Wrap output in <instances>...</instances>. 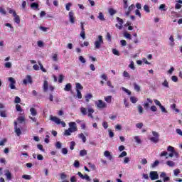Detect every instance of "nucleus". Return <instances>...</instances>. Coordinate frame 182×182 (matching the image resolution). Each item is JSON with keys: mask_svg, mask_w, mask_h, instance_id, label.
I'll return each mask as SVG.
<instances>
[{"mask_svg": "<svg viewBox=\"0 0 182 182\" xmlns=\"http://www.w3.org/2000/svg\"><path fill=\"white\" fill-rule=\"evenodd\" d=\"M80 166V163H79V161L75 160L74 162V167H75L76 168H79Z\"/></svg>", "mask_w": 182, "mask_h": 182, "instance_id": "obj_44", "label": "nucleus"}, {"mask_svg": "<svg viewBox=\"0 0 182 182\" xmlns=\"http://www.w3.org/2000/svg\"><path fill=\"white\" fill-rule=\"evenodd\" d=\"M167 150L168 151H169V153H173V151H175L174 147L171 146H168Z\"/></svg>", "mask_w": 182, "mask_h": 182, "instance_id": "obj_48", "label": "nucleus"}, {"mask_svg": "<svg viewBox=\"0 0 182 182\" xmlns=\"http://www.w3.org/2000/svg\"><path fill=\"white\" fill-rule=\"evenodd\" d=\"M126 156H127V152H126V151H122V153H121V154L120 155H119V159H122V158H123V157H126Z\"/></svg>", "mask_w": 182, "mask_h": 182, "instance_id": "obj_43", "label": "nucleus"}, {"mask_svg": "<svg viewBox=\"0 0 182 182\" xmlns=\"http://www.w3.org/2000/svg\"><path fill=\"white\" fill-rule=\"evenodd\" d=\"M123 2H124V9L126 11L127 10V8H129V4H127L128 1L123 0Z\"/></svg>", "mask_w": 182, "mask_h": 182, "instance_id": "obj_41", "label": "nucleus"}, {"mask_svg": "<svg viewBox=\"0 0 182 182\" xmlns=\"http://www.w3.org/2000/svg\"><path fill=\"white\" fill-rule=\"evenodd\" d=\"M104 156H105V157H107V159H108V160L113 159V156H112V154H110V151H105L104 152Z\"/></svg>", "mask_w": 182, "mask_h": 182, "instance_id": "obj_14", "label": "nucleus"}, {"mask_svg": "<svg viewBox=\"0 0 182 182\" xmlns=\"http://www.w3.org/2000/svg\"><path fill=\"white\" fill-rule=\"evenodd\" d=\"M136 143H137L138 144H141V139H140V136H136L134 137Z\"/></svg>", "mask_w": 182, "mask_h": 182, "instance_id": "obj_26", "label": "nucleus"}, {"mask_svg": "<svg viewBox=\"0 0 182 182\" xmlns=\"http://www.w3.org/2000/svg\"><path fill=\"white\" fill-rule=\"evenodd\" d=\"M121 89H122V90H123V92H125V93H127V95H129V96H130V95H132V92H130V90L125 88L124 87H122Z\"/></svg>", "mask_w": 182, "mask_h": 182, "instance_id": "obj_35", "label": "nucleus"}, {"mask_svg": "<svg viewBox=\"0 0 182 182\" xmlns=\"http://www.w3.org/2000/svg\"><path fill=\"white\" fill-rule=\"evenodd\" d=\"M9 82H10L9 87L11 89H16V87H15V85L16 84V81L15 80V79H14V77H9Z\"/></svg>", "mask_w": 182, "mask_h": 182, "instance_id": "obj_7", "label": "nucleus"}, {"mask_svg": "<svg viewBox=\"0 0 182 182\" xmlns=\"http://www.w3.org/2000/svg\"><path fill=\"white\" fill-rule=\"evenodd\" d=\"M63 79H65V76H63V75H60L58 77L59 83H62V82H63Z\"/></svg>", "mask_w": 182, "mask_h": 182, "instance_id": "obj_54", "label": "nucleus"}, {"mask_svg": "<svg viewBox=\"0 0 182 182\" xmlns=\"http://www.w3.org/2000/svg\"><path fill=\"white\" fill-rule=\"evenodd\" d=\"M5 176L6 177L7 180H11V178H12V173H11L9 172V170H6L5 171Z\"/></svg>", "mask_w": 182, "mask_h": 182, "instance_id": "obj_17", "label": "nucleus"}, {"mask_svg": "<svg viewBox=\"0 0 182 182\" xmlns=\"http://www.w3.org/2000/svg\"><path fill=\"white\" fill-rule=\"evenodd\" d=\"M14 16V22H16V23H21V18H19V16L16 14V16Z\"/></svg>", "mask_w": 182, "mask_h": 182, "instance_id": "obj_27", "label": "nucleus"}, {"mask_svg": "<svg viewBox=\"0 0 182 182\" xmlns=\"http://www.w3.org/2000/svg\"><path fill=\"white\" fill-rule=\"evenodd\" d=\"M124 36L127 38V39H129L132 40V35H130V33L126 32L124 33Z\"/></svg>", "mask_w": 182, "mask_h": 182, "instance_id": "obj_40", "label": "nucleus"}, {"mask_svg": "<svg viewBox=\"0 0 182 182\" xmlns=\"http://www.w3.org/2000/svg\"><path fill=\"white\" fill-rule=\"evenodd\" d=\"M159 164H160V161H159V160L155 161L154 163L151 164L152 168L157 167V166H159Z\"/></svg>", "mask_w": 182, "mask_h": 182, "instance_id": "obj_37", "label": "nucleus"}, {"mask_svg": "<svg viewBox=\"0 0 182 182\" xmlns=\"http://www.w3.org/2000/svg\"><path fill=\"white\" fill-rule=\"evenodd\" d=\"M56 149H62V143L60 141H57L55 144Z\"/></svg>", "mask_w": 182, "mask_h": 182, "instance_id": "obj_56", "label": "nucleus"}, {"mask_svg": "<svg viewBox=\"0 0 182 182\" xmlns=\"http://www.w3.org/2000/svg\"><path fill=\"white\" fill-rule=\"evenodd\" d=\"M30 112H31V116H36L38 114V112L35 108H31Z\"/></svg>", "mask_w": 182, "mask_h": 182, "instance_id": "obj_23", "label": "nucleus"}, {"mask_svg": "<svg viewBox=\"0 0 182 182\" xmlns=\"http://www.w3.org/2000/svg\"><path fill=\"white\" fill-rule=\"evenodd\" d=\"M18 123H21V124L23 123V122H25V117H19L18 118Z\"/></svg>", "mask_w": 182, "mask_h": 182, "instance_id": "obj_47", "label": "nucleus"}, {"mask_svg": "<svg viewBox=\"0 0 182 182\" xmlns=\"http://www.w3.org/2000/svg\"><path fill=\"white\" fill-rule=\"evenodd\" d=\"M87 154V151H86L85 149L80 151V156L81 157H83L84 156H86Z\"/></svg>", "mask_w": 182, "mask_h": 182, "instance_id": "obj_33", "label": "nucleus"}, {"mask_svg": "<svg viewBox=\"0 0 182 182\" xmlns=\"http://www.w3.org/2000/svg\"><path fill=\"white\" fill-rule=\"evenodd\" d=\"M93 97V95H92V94H87L85 96V100L86 102H89V100H90V99H92Z\"/></svg>", "mask_w": 182, "mask_h": 182, "instance_id": "obj_36", "label": "nucleus"}, {"mask_svg": "<svg viewBox=\"0 0 182 182\" xmlns=\"http://www.w3.org/2000/svg\"><path fill=\"white\" fill-rule=\"evenodd\" d=\"M168 153L167 151H162L160 154V157H167Z\"/></svg>", "mask_w": 182, "mask_h": 182, "instance_id": "obj_50", "label": "nucleus"}, {"mask_svg": "<svg viewBox=\"0 0 182 182\" xmlns=\"http://www.w3.org/2000/svg\"><path fill=\"white\" fill-rule=\"evenodd\" d=\"M171 108L173 109V110H175V112H176V113H178V112H180V110L178 109H176V104H173L171 105Z\"/></svg>", "mask_w": 182, "mask_h": 182, "instance_id": "obj_45", "label": "nucleus"}, {"mask_svg": "<svg viewBox=\"0 0 182 182\" xmlns=\"http://www.w3.org/2000/svg\"><path fill=\"white\" fill-rule=\"evenodd\" d=\"M76 86V90H82L83 89V86H82V85L79 82H77L75 84Z\"/></svg>", "mask_w": 182, "mask_h": 182, "instance_id": "obj_32", "label": "nucleus"}, {"mask_svg": "<svg viewBox=\"0 0 182 182\" xmlns=\"http://www.w3.org/2000/svg\"><path fill=\"white\" fill-rule=\"evenodd\" d=\"M112 53L113 55H116L117 56H120V53H119V50L117 49H112Z\"/></svg>", "mask_w": 182, "mask_h": 182, "instance_id": "obj_46", "label": "nucleus"}, {"mask_svg": "<svg viewBox=\"0 0 182 182\" xmlns=\"http://www.w3.org/2000/svg\"><path fill=\"white\" fill-rule=\"evenodd\" d=\"M52 59L54 62H58V54L53 53L52 54Z\"/></svg>", "mask_w": 182, "mask_h": 182, "instance_id": "obj_39", "label": "nucleus"}, {"mask_svg": "<svg viewBox=\"0 0 182 182\" xmlns=\"http://www.w3.org/2000/svg\"><path fill=\"white\" fill-rule=\"evenodd\" d=\"M175 5V9H181L182 7V0H177Z\"/></svg>", "mask_w": 182, "mask_h": 182, "instance_id": "obj_16", "label": "nucleus"}, {"mask_svg": "<svg viewBox=\"0 0 182 182\" xmlns=\"http://www.w3.org/2000/svg\"><path fill=\"white\" fill-rule=\"evenodd\" d=\"M169 41H171V43L170 45L171 46H174V38L173 37V36H171L170 38H169Z\"/></svg>", "mask_w": 182, "mask_h": 182, "instance_id": "obj_53", "label": "nucleus"}, {"mask_svg": "<svg viewBox=\"0 0 182 182\" xmlns=\"http://www.w3.org/2000/svg\"><path fill=\"white\" fill-rule=\"evenodd\" d=\"M134 89L135 92H140V90H141V87H140L137 83H134Z\"/></svg>", "mask_w": 182, "mask_h": 182, "instance_id": "obj_18", "label": "nucleus"}, {"mask_svg": "<svg viewBox=\"0 0 182 182\" xmlns=\"http://www.w3.org/2000/svg\"><path fill=\"white\" fill-rule=\"evenodd\" d=\"M130 100L132 103H136L137 102V99L136 97H130Z\"/></svg>", "mask_w": 182, "mask_h": 182, "instance_id": "obj_61", "label": "nucleus"}, {"mask_svg": "<svg viewBox=\"0 0 182 182\" xmlns=\"http://www.w3.org/2000/svg\"><path fill=\"white\" fill-rule=\"evenodd\" d=\"M162 86H164V87H169L168 82H167V80H164V82L162 83Z\"/></svg>", "mask_w": 182, "mask_h": 182, "instance_id": "obj_60", "label": "nucleus"}, {"mask_svg": "<svg viewBox=\"0 0 182 182\" xmlns=\"http://www.w3.org/2000/svg\"><path fill=\"white\" fill-rule=\"evenodd\" d=\"M14 132L17 136L22 134V132L21 131V128L18 127V122L16 121L14 122Z\"/></svg>", "mask_w": 182, "mask_h": 182, "instance_id": "obj_9", "label": "nucleus"}, {"mask_svg": "<svg viewBox=\"0 0 182 182\" xmlns=\"http://www.w3.org/2000/svg\"><path fill=\"white\" fill-rule=\"evenodd\" d=\"M0 116L1 117H7L6 111L0 109Z\"/></svg>", "mask_w": 182, "mask_h": 182, "instance_id": "obj_25", "label": "nucleus"}, {"mask_svg": "<svg viewBox=\"0 0 182 182\" xmlns=\"http://www.w3.org/2000/svg\"><path fill=\"white\" fill-rule=\"evenodd\" d=\"M80 35L82 39H86V33H85V31H81Z\"/></svg>", "mask_w": 182, "mask_h": 182, "instance_id": "obj_55", "label": "nucleus"}, {"mask_svg": "<svg viewBox=\"0 0 182 182\" xmlns=\"http://www.w3.org/2000/svg\"><path fill=\"white\" fill-rule=\"evenodd\" d=\"M77 99H82V92L80 90H76Z\"/></svg>", "mask_w": 182, "mask_h": 182, "instance_id": "obj_51", "label": "nucleus"}, {"mask_svg": "<svg viewBox=\"0 0 182 182\" xmlns=\"http://www.w3.org/2000/svg\"><path fill=\"white\" fill-rule=\"evenodd\" d=\"M95 105L97 106V109H105L107 107V104L103 102L102 100H99L98 101L95 102Z\"/></svg>", "mask_w": 182, "mask_h": 182, "instance_id": "obj_5", "label": "nucleus"}, {"mask_svg": "<svg viewBox=\"0 0 182 182\" xmlns=\"http://www.w3.org/2000/svg\"><path fill=\"white\" fill-rule=\"evenodd\" d=\"M103 36H98L97 40H96L94 43V48L95 50H97V49H100L102 48V46L103 45Z\"/></svg>", "mask_w": 182, "mask_h": 182, "instance_id": "obj_2", "label": "nucleus"}, {"mask_svg": "<svg viewBox=\"0 0 182 182\" xmlns=\"http://www.w3.org/2000/svg\"><path fill=\"white\" fill-rule=\"evenodd\" d=\"M106 39L108 42H112V35H110V33H107Z\"/></svg>", "mask_w": 182, "mask_h": 182, "instance_id": "obj_38", "label": "nucleus"}, {"mask_svg": "<svg viewBox=\"0 0 182 182\" xmlns=\"http://www.w3.org/2000/svg\"><path fill=\"white\" fill-rule=\"evenodd\" d=\"M0 14L2 15H6V11H5L4 7H0Z\"/></svg>", "mask_w": 182, "mask_h": 182, "instance_id": "obj_52", "label": "nucleus"}, {"mask_svg": "<svg viewBox=\"0 0 182 182\" xmlns=\"http://www.w3.org/2000/svg\"><path fill=\"white\" fill-rule=\"evenodd\" d=\"M22 178H25V180H31L32 177L31 176V175H23Z\"/></svg>", "mask_w": 182, "mask_h": 182, "instance_id": "obj_57", "label": "nucleus"}, {"mask_svg": "<svg viewBox=\"0 0 182 182\" xmlns=\"http://www.w3.org/2000/svg\"><path fill=\"white\" fill-rule=\"evenodd\" d=\"M134 8H136V6H134V4H132L131 6H129L128 9L125 10V15H127V16H129L130 15V12H132V11L134 9Z\"/></svg>", "mask_w": 182, "mask_h": 182, "instance_id": "obj_12", "label": "nucleus"}, {"mask_svg": "<svg viewBox=\"0 0 182 182\" xmlns=\"http://www.w3.org/2000/svg\"><path fill=\"white\" fill-rule=\"evenodd\" d=\"M79 60H80V62H81V63H86V59H85V58H83V56H80Z\"/></svg>", "mask_w": 182, "mask_h": 182, "instance_id": "obj_58", "label": "nucleus"}, {"mask_svg": "<svg viewBox=\"0 0 182 182\" xmlns=\"http://www.w3.org/2000/svg\"><path fill=\"white\" fill-rule=\"evenodd\" d=\"M80 110L82 114V116H86L88 113V117H91V119H93V113H95V109L92 108V107L88 105L87 108H85V107H81L80 108Z\"/></svg>", "mask_w": 182, "mask_h": 182, "instance_id": "obj_1", "label": "nucleus"}, {"mask_svg": "<svg viewBox=\"0 0 182 182\" xmlns=\"http://www.w3.org/2000/svg\"><path fill=\"white\" fill-rule=\"evenodd\" d=\"M38 64L40 66L41 70H42V72L46 73V69H45V68H43V65H42V63L41 61H38Z\"/></svg>", "mask_w": 182, "mask_h": 182, "instance_id": "obj_28", "label": "nucleus"}, {"mask_svg": "<svg viewBox=\"0 0 182 182\" xmlns=\"http://www.w3.org/2000/svg\"><path fill=\"white\" fill-rule=\"evenodd\" d=\"M61 153H62L63 154H64V155L68 154V149H66V148H63V149H61Z\"/></svg>", "mask_w": 182, "mask_h": 182, "instance_id": "obj_62", "label": "nucleus"}, {"mask_svg": "<svg viewBox=\"0 0 182 182\" xmlns=\"http://www.w3.org/2000/svg\"><path fill=\"white\" fill-rule=\"evenodd\" d=\"M152 136L149 140H151L152 141V143H158L159 140V137H160V134H159V132L153 131L152 132Z\"/></svg>", "mask_w": 182, "mask_h": 182, "instance_id": "obj_4", "label": "nucleus"}, {"mask_svg": "<svg viewBox=\"0 0 182 182\" xmlns=\"http://www.w3.org/2000/svg\"><path fill=\"white\" fill-rule=\"evenodd\" d=\"M166 164L168 167H174V166H176V163L173 161H167Z\"/></svg>", "mask_w": 182, "mask_h": 182, "instance_id": "obj_24", "label": "nucleus"}, {"mask_svg": "<svg viewBox=\"0 0 182 182\" xmlns=\"http://www.w3.org/2000/svg\"><path fill=\"white\" fill-rule=\"evenodd\" d=\"M75 146H76V143L75 141H71L70 146V150H74Z\"/></svg>", "mask_w": 182, "mask_h": 182, "instance_id": "obj_49", "label": "nucleus"}, {"mask_svg": "<svg viewBox=\"0 0 182 182\" xmlns=\"http://www.w3.org/2000/svg\"><path fill=\"white\" fill-rule=\"evenodd\" d=\"M159 11L166 12V11H167V6H166V4H161L159 7Z\"/></svg>", "mask_w": 182, "mask_h": 182, "instance_id": "obj_19", "label": "nucleus"}, {"mask_svg": "<svg viewBox=\"0 0 182 182\" xmlns=\"http://www.w3.org/2000/svg\"><path fill=\"white\" fill-rule=\"evenodd\" d=\"M78 137L82 140V142L86 143V136L85 134H83V133L79 134Z\"/></svg>", "mask_w": 182, "mask_h": 182, "instance_id": "obj_22", "label": "nucleus"}, {"mask_svg": "<svg viewBox=\"0 0 182 182\" xmlns=\"http://www.w3.org/2000/svg\"><path fill=\"white\" fill-rule=\"evenodd\" d=\"M38 64L40 66L41 70H42V72L46 73V69H45V68H43V65H42V63L41 61H38Z\"/></svg>", "mask_w": 182, "mask_h": 182, "instance_id": "obj_29", "label": "nucleus"}, {"mask_svg": "<svg viewBox=\"0 0 182 182\" xmlns=\"http://www.w3.org/2000/svg\"><path fill=\"white\" fill-rule=\"evenodd\" d=\"M48 89H49V84L48 83V81H44L43 82V91L48 92Z\"/></svg>", "mask_w": 182, "mask_h": 182, "instance_id": "obj_21", "label": "nucleus"}, {"mask_svg": "<svg viewBox=\"0 0 182 182\" xmlns=\"http://www.w3.org/2000/svg\"><path fill=\"white\" fill-rule=\"evenodd\" d=\"M137 109L139 114H143V107H141V105H138Z\"/></svg>", "mask_w": 182, "mask_h": 182, "instance_id": "obj_42", "label": "nucleus"}, {"mask_svg": "<svg viewBox=\"0 0 182 182\" xmlns=\"http://www.w3.org/2000/svg\"><path fill=\"white\" fill-rule=\"evenodd\" d=\"M31 6L33 9H38V8H39V4H38V3H32Z\"/></svg>", "mask_w": 182, "mask_h": 182, "instance_id": "obj_34", "label": "nucleus"}, {"mask_svg": "<svg viewBox=\"0 0 182 182\" xmlns=\"http://www.w3.org/2000/svg\"><path fill=\"white\" fill-rule=\"evenodd\" d=\"M117 21L119 22V24H116L115 25L116 28H117L119 30L122 29V28H123V19H122L119 17H117Z\"/></svg>", "mask_w": 182, "mask_h": 182, "instance_id": "obj_13", "label": "nucleus"}, {"mask_svg": "<svg viewBox=\"0 0 182 182\" xmlns=\"http://www.w3.org/2000/svg\"><path fill=\"white\" fill-rule=\"evenodd\" d=\"M97 18H98V19H100V21H105V16L103 15V13H102V12L99 13Z\"/></svg>", "mask_w": 182, "mask_h": 182, "instance_id": "obj_31", "label": "nucleus"}, {"mask_svg": "<svg viewBox=\"0 0 182 182\" xmlns=\"http://www.w3.org/2000/svg\"><path fill=\"white\" fill-rule=\"evenodd\" d=\"M69 127L75 130V132H77V127L76 126V122H70L69 123Z\"/></svg>", "mask_w": 182, "mask_h": 182, "instance_id": "obj_15", "label": "nucleus"}, {"mask_svg": "<svg viewBox=\"0 0 182 182\" xmlns=\"http://www.w3.org/2000/svg\"><path fill=\"white\" fill-rule=\"evenodd\" d=\"M130 162V158L129 157H125L124 159V164H127V163H129Z\"/></svg>", "mask_w": 182, "mask_h": 182, "instance_id": "obj_63", "label": "nucleus"}, {"mask_svg": "<svg viewBox=\"0 0 182 182\" xmlns=\"http://www.w3.org/2000/svg\"><path fill=\"white\" fill-rule=\"evenodd\" d=\"M50 120H51V122H54L55 124H62L63 127H66V123H65V122L63 121H60V119L57 117H53L50 115Z\"/></svg>", "mask_w": 182, "mask_h": 182, "instance_id": "obj_3", "label": "nucleus"}, {"mask_svg": "<svg viewBox=\"0 0 182 182\" xmlns=\"http://www.w3.org/2000/svg\"><path fill=\"white\" fill-rule=\"evenodd\" d=\"M149 177L152 181L159 180V173L157 171H151L149 173Z\"/></svg>", "mask_w": 182, "mask_h": 182, "instance_id": "obj_6", "label": "nucleus"}, {"mask_svg": "<svg viewBox=\"0 0 182 182\" xmlns=\"http://www.w3.org/2000/svg\"><path fill=\"white\" fill-rule=\"evenodd\" d=\"M77 175L79 176V177H80V178H82V180H86V181H92V178H90V176H88L87 174L83 175L80 172L77 173Z\"/></svg>", "mask_w": 182, "mask_h": 182, "instance_id": "obj_8", "label": "nucleus"}, {"mask_svg": "<svg viewBox=\"0 0 182 182\" xmlns=\"http://www.w3.org/2000/svg\"><path fill=\"white\" fill-rule=\"evenodd\" d=\"M72 90V84L68 83L65 85V87L64 88L65 92H70Z\"/></svg>", "mask_w": 182, "mask_h": 182, "instance_id": "obj_20", "label": "nucleus"}, {"mask_svg": "<svg viewBox=\"0 0 182 182\" xmlns=\"http://www.w3.org/2000/svg\"><path fill=\"white\" fill-rule=\"evenodd\" d=\"M105 100L107 102V103H112V95L105 97Z\"/></svg>", "mask_w": 182, "mask_h": 182, "instance_id": "obj_30", "label": "nucleus"}, {"mask_svg": "<svg viewBox=\"0 0 182 182\" xmlns=\"http://www.w3.org/2000/svg\"><path fill=\"white\" fill-rule=\"evenodd\" d=\"M23 85H28L30 83L32 85V77L31 75H26V78L23 80Z\"/></svg>", "mask_w": 182, "mask_h": 182, "instance_id": "obj_10", "label": "nucleus"}, {"mask_svg": "<svg viewBox=\"0 0 182 182\" xmlns=\"http://www.w3.org/2000/svg\"><path fill=\"white\" fill-rule=\"evenodd\" d=\"M68 16L70 23H75V13H73V11H70L68 14Z\"/></svg>", "mask_w": 182, "mask_h": 182, "instance_id": "obj_11", "label": "nucleus"}, {"mask_svg": "<svg viewBox=\"0 0 182 182\" xmlns=\"http://www.w3.org/2000/svg\"><path fill=\"white\" fill-rule=\"evenodd\" d=\"M176 133H177L179 136H182V131H181V129H176Z\"/></svg>", "mask_w": 182, "mask_h": 182, "instance_id": "obj_64", "label": "nucleus"}, {"mask_svg": "<svg viewBox=\"0 0 182 182\" xmlns=\"http://www.w3.org/2000/svg\"><path fill=\"white\" fill-rule=\"evenodd\" d=\"M129 68H130V69H132V70H134V69H136V68L134 67V62H131V63L129 65Z\"/></svg>", "mask_w": 182, "mask_h": 182, "instance_id": "obj_59", "label": "nucleus"}]
</instances>
